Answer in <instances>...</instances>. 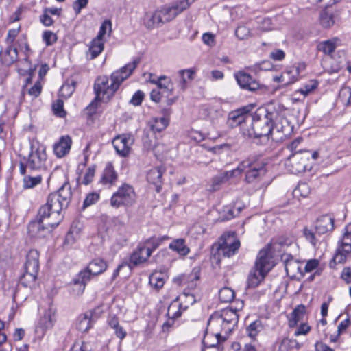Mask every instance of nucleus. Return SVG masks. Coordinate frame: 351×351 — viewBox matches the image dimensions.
<instances>
[{"mask_svg": "<svg viewBox=\"0 0 351 351\" xmlns=\"http://www.w3.org/2000/svg\"><path fill=\"white\" fill-rule=\"evenodd\" d=\"M139 63L140 60L138 58L135 59L132 62L113 72L110 75V84H109V80L107 76L97 77L94 84L96 97L88 106L90 111L96 109L100 101H108L118 90L121 83L130 77Z\"/></svg>", "mask_w": 351, "mask_h": 351, "instance_id": "nucleus-1", "label": "nucleus"}, {"mask_svg": "<svg viewBox=\"0 0 351 351\" xmlns=\"http://www.w3.org/2000/svg\"><path fill=\"white\" fill-rule=\"evenodd\" d=\"M236 176V170L221 172L210 180L208 190L210 191H216L220 189L221 186L230 180L232 178Z\"/></svg>", "mask_w": 351, "mask_h": 351, "instance_id": "nucleus-21", "label": "nucleus"}, {"mask_svg": "<svg viewBox=\"0 0 351 351\" xmlns=\"http://www.w3.org/2000/svg\"><path fill=\"white\" fill-rule=\"evenodd\" d=\"M351 254V222L343 230L341 239L338 241L333 261L335 263H343Z\"/></svg>", "mask_w": 351, "mask_h": 351, "instance_id": "nucleus-7", "label": "nucleus"}, {"mask_svg": "<svg viewBox=\"0 0 351 351\" xmlns=\"http://www.w3.org/2000/svg\"><path fill=\"white\" fill-rule=\"evenodd\" d=\"M72 139L69 135L62 136L59 141L53 145V152L58 158H62L67 155L71 149Z\"/></svg>", "mask_w": 351, "mask_h": 351, "instance_id": "nucleus-22", "label": "nucleus"}, {"mask_svg": "<svg viewBox=\"0 0 351 351\" xmlns=\"http://www.w3.org/2000/svg\"><path fill=\"white\" fill-rule=\"evenodd\" d=\"M163 239L161 238H150L144 242L140 243V244L145 247L146 249L150 250L151 255L152 252L160 245Z\"/></svg>", "mask_w": 351, "mask_h": 351, "instance_id": "nucleus-47", "label": "nucleus"}, {"mask_svg": "<svg viewBox=\"0 0 351 351\" xmlns=\"http://www.w3.org/2000/svg\"><path fill=\"white\" fill-rule=\"evenodd\" d=\"M136 195L132 186L123 184L118 188L110 199L111 205L118 208L121 206H132L136 202Z\"/></svg>", "mask_w": 351, "mask_h": 351, "instance_id": "nucleus-8", "label": "nucleus"}, {"mask_svg": "<svg viewBox=\"0 0 351 351\" xmlns=\"http://www.w3.org/2000/svg\"><path fill=\"white\" fill-rule=\"evenodd\" d=\"M152 83H154L158 86V88L167 90H171L172 89V84L171 80L167 76L162 75L159 77L157 80H151Z\"/></svg>", "mask_w": 351, "mask_h": 351, "instance_id": "nucleus-46", "label": "nucleus"}, {"mask_svg": "<svg viewBox=\"0 0 351 351\" xmlns=\"http://www.w3.org/2000/svg\"><path fill=\"white\" fill-rule=\"evenodd\" d=\"M240 241L237 238L234 232H228L223 234L217 247L219 254L226 257L234 256L240 247Z\"/></svg>", "mask_w": 351, "mask_h": 351, "instance_id": "nucleus-10", "label": "nucleus"}, {"mask_svg": "<svg viewBox=\"0 0 351 351\" xmlns=\"http://www.w3.org/2000/svg\"><path fill=\"white\" fill-rule=\"evenodd\" d=\"M47 156L46 147L38 141L32 140L30 142V152L28 157H24L25 162L21 161L19 170L21 175H25L26 168L31 170H43L46 169Z\"/></svg>", "mask_w": 351, "mask_h": 351, "instance_id": "nucleus-4", "label": "nucleus"}, {"mask_svg": "<svg viewBox=\"0 0 351 351\" xmlns=\"http://www.w3.org/2000/svg\"><path fill=\"white\" fill-rule=\"evenodd\" d=\"M242 210L241 207H234L230 208L227 207L225 210V212L227 213L228 215L224 219H230L232 218H236L239 217V213Z\"/></svg>", "mask_w": 351, "mask_h": 351, "instance_id": "nucleus-58", "label": "nucleus"}, {"mask_svg": "<svg viewBox=\"0 0 351 351\" xmlns=\"http://www.w3.org/2000/svg\"><path fill=\"white\" fill-rule=\"evenodd\" d=\"M42 181V176H37L32 177L30 176H26L23 178V187L25 189H32L39 184Z\"/></svg>", "mask_w": 351, "mask_h": 351, "instance_id": "nucleus-49", "label": "nucleus"}, {"mask_svg": "<svg viewBox=\"0 0 351 351\" xmlns=\"http://www.w3.org/2000/svg\"><path fill=\"white\" fill-rule=\"evenodd\" d=\"M234 298V292L228 287L221 289L219 292V298L221 302H230Z\"/></svg>", "mask_w": 351, "mask_h": 351, "instance_id": "nucleus-48", "label": "nucleus"}, {"mask_svg": "<svg viewBox=\"0 0 351 351\" xmlns=\"http://www.w3.org/2000/svg\"><path fill=\"white\" fill-rule=\"evenodd\" d=\"M273 266L270 249L265 247L261 250L258 254L254 267L267 274Z\"/></svg>", "mask_w": 351, "mask_h": 351, "instance_id": "nucleus-19", "label": "nucleus"}, {"mask_svg": "<svg viewBox=\"0 0 351 351\" xmlns=\"http://www.w3.org/2000/svg\"><path fill=\"white\" fill-rule=\"evenodd\" d=\"M210 337L208 335H206L203 339V343L207 349L215 348L220 341H225L226 339V337H222L221 334L219 332H216L213 342L209 341Z\"/></svg>", "mask_w": 351, "mask_h": 351, "instance_id": "nucleus-45", "label": "nucleus"}, {"mask_svg": "<svg viewBox=\"0 0 351 351\" xmlns=\"http://www.w3.org/2000/svg\"><path fill=\"white\" fill-rule=\"evenodd\" d=\"M18 58L19 53L17 48L12 45H8L3 54L1 61L3 64L10 66L16 62Z\"/></svg>", "mask_w": 351, "mask_h": 351, "instance_id": "nucleus-31", "label": "nucleus"}, {"mask_svg": "<svg viewBox=\"0 0 351 351\" xmlns=\"http://www.w3.org/2000/svg\"><path fill=\"white\" fill-rule=\"evenodd\" d=\"M53 315L51 312H46L40 318L38 328H41L43 331L51 328L53 326Z\"/></svg>", "mask_w": 351, "mask_h": 351, "instance_id": "nucleus-41", "label": "nucleus"}, {"mask_svg": "<svg viewBox=\"0 0 351 351\" xmlns=\"http://www.w3.org/2000/svg\"><path fill=\"white\" fill-rule=\"evenodd\" d=\"M143 98L144 93L141 90H138L132 96V99H130V103L134 106H139L141 104Z\"/></svg>", "mask_w": 351, "mask_h": 351, "instance_id": "nucleus-64", "label": "nucleus"}, {"mask_svg": "<svg viewBox=\"0 0 351 351\" xmlns=\"http://www.w3.org/2000/svg\"><path fill=\"white\" fill-rule=\"evenodd\" d=\"M252 108L250 106H244L229 113L228 123L231 128L242 125L250 116L249 112Z\"/></svg>", "mask_w": 351, "mask_h": 351, "instance_id": "nucleus-17", "label": "nucleus"}, {"mask_svg": "<svg viewBox=\"0 0 351 351\" xmlns=\"http://www.w3.org/2000/svg\"><path fill=\"white\" fill-rule=\"evenodd\" d=\"M165 172L162 167H156L150 169L147 174V181L156 186V191L158 193L161 189L162 176Z\"/></svg>", "mask_w": 351, "mask_h": 351, "instance_id": "nucleus-25", "label": "nucleus"}, {"mask_svg": "<svg viewBox=\"0 0 351 351\" xmlns=\"http://www.w3.org/2000/svg\"><path fill=\"white\" fill-rule=\"evenodd\" d=\"M111 26L112 23L110 21H104L100 27L99 32L96 38H99L102 40L104 36L106 34L107 29H109L110 32L111 31Z\"/></svg>", "mask_w": 351, "mask_h": 351, "instance_id": "nucleus-55", "label": "nucleus"}, {"mask_svg": "<svg viewBox=\"0 0 351 351\" xmlns=\"http://www.w3.org/2000/svg\"><path fill=\"white\" fill-rule=\"evenodd\" d=\"M78 239L79 237L68 232L63 243V247L65 250L71 249Z\"/></svg>", "mask_w": 351, "mask_h": 351, "instance_id": "nucleus-54", "label": "nucleus"}, {"mask_svg": "<svg viewBox=\"0 0 351 351\" xmlns=\"http://www.w3.org/2000/svg\"><path fill=\"white\" fill-rule=\"evenodd\" d=\"M281 259L284 262L285 268L288 276L295 277L301 272L300 262L294 259L291 254H285L282 256Z\"/></svg>", "mask_w": 351, "mask_h": 351, "instance_id": "nucleus-23", "label": "nucleus"}, {"mask_svg": "<svg viewBox=\"0 0 351 351\" xmlns=\"http://www.w3.org/2000/svg\"><path fill=\"white\" fill-rule=\"evenodd\" d=\"M104 50V43L99 38H94L86 53V58L88 60H93L97 58Z\"/></svg>", "mask_w": 351, "mask_h": 351, "instance_id": "nucleus-33", "label": "nucleus"}, {"mask_svg": "<svg viewBox=\"0 0 351 351\" xmlns=\"http://www.w3.org/2000/svg\"><path fill=\"white\" fill-rule=\"evenodd\" d=\"M267 273L261 271L255 267L250 271L247 278V285L249 287H256L264 279Z\"/></svg>", "mask_w": 351, "mask_h": 351, "instance_id": "nucleus-32", "label": "nucleus"}, {"mask_svg": "<svg viewBox=\"0 0 351 351\" xmlns=\"http://www.w3.org/2000/svg\"><path fill=\"white\" fill-rule=\"evenodd\" d=\"M298 74V68H293L292 70L286 72L284 75L274 77V80L276 82H282L285 81V78L287 77L290 80L286 82V84L293 83L297 80L296 75Z\"/></svg>", "mask_w": 351, "mask_h": 351, "instance_id": "nucleus-42", "label": "nucleus"}, {"mask_svg": "<svg viewBox=\"0 0 351 351\" xmlns=\"http://www.w3.org/2000/svg\"><path fill=\"white\" fill-rule=\"evenodd\" d=\"M83 224L80 221H73L69 232L80 238V234L82 230Z\"/></svg>", "mask_w": 351, "mask_h": 351, "instance_id": "nucleus-57", "label": "nucleus"}, {"mask_svg": "<svg viewBox=\"0 0 351 351\" xmlns=\"http://www.w3.org/2000/svg\"><path fill=\"white\" fill-rule=\"evenodd\" d=\"M95 167L94 166L88 168L84 177L83 183L84 184L88 185L92 182L93 177L95 176Z\"/></svg>", "mask_w": 351, "mask_h": 351, "instance_id": "nucleus-63", "label": "nucleus"}, {"mask_svg": "<svg viewBox=\"0 0 351 351\" xmlns=\"http://www.w3.org/2000/svg\"><path fill=\"white\" fill-rule=\"evenodd\" d=\"M319 23L324 28H330L335 24L334 14L328 9H324L319 14Z\"/></svg>", "mask_w": 351, "mask_h": 351, "instance_id": "nucleus-34", "label": "nucleus"}, {"mask_svg": "<svg viewBox=\"0 0 351 351\" xmlns=\"http://www.w3.org/2000/svg\"><path fill=\"white\" fill-rule=\"evenodd\" d=\"M118 178V173L112 162H108L102 172L99 182L103 185L110 188L116 184Z\"/></svg>", "mask_w": 351, "mask_h": 351, "instance_id": "nucleus-20", "label": "nucleus"}, {"mask_svg": "<svg viewBox=\"0 0 351 351\" xmlns=\"http://www.w3.org/2000/svg\"><path fill=\"white\" fill-rule=\"evenodd\" d=\"M311 193V188L306 182L299 183L298 186L293 191L295 196H301L306 197Z\"/></svg>", "mask_w": 351, "mask_h": 351, "instance_id": "nucleus-50", "label": "nucleus"}, {"mask_svg": "<svg viewBox=\"0 0 351 351\" xmlns=\"http://www.w3.org/2000/svg\"><path fill=\"white\" fill-rule=\"evenodd\" d=\"M149 283L156 289L162 288L165 284L164 274L158 271L153 272L149 276Z\"/></svg>", "mask_w": 351, "mask_h": 351, "instance_id": "nucleus-37", "label": "nucleus"}, {"mask_svg": "<svg viewBox=\"0 0 351 351\" xmlns=\"http://www.w3.org/2000/svg\"><path fill=\"white\" fill-rule=\"evenodd\" d=\"M99 199V195L97 193H89L86 199H84V203H83V207L84 208H86V207H88L93 204H95V202H97Z\"/></svg>", "mask_w": 351, "mask_h": 351, "instance_id": "nucleus-56", "label": "nucleus"}, {"mask_svg": "<svg viewBox=\"0 0 351 351\" xmlns=\"http://www.w3.org/2000/svg\"><path fill=\"white\" fill-rule=\"evenodd\" d=\"M275 118H278L276 106L260 107L252 116L251 128L241 126V132L243 136L250 138H268L273 134Z\"/></svg>", "mask_w": 351, "mask_h": 351, "instance_id": "nucleus-2", "label": "nucleus"}, {"mask_svg": "<svg viewBox=\"0 0 351 351\" xmlns=\"http://www.w3.org/2000/svg\"><path fill=\"white\" fill-rule=\"evenodd\" d=\"M195 302L194 294L184 289L181 296L172 301L167 309V314L173 317H180L182 312L186 311L190 305H193Z\"/></svg>", "mask_w": 351, "mask_h": 351, "instance_id": "nucleus-9", "label": "nucleus"}, {"mask_svg": "<svg viewBox=\"0 0 351 351\" xmlns=\"http://www.w3.org/2000/svg\"><path fill=\"white\" fill-rule=\"evenodd\" d=\"M178 73L182 79V83L185 84L186 82V79H189V80L193 79L195 71H193L191 69H183V70H180Z\"/></svg>", "mask_w": 351, "mask_h": 351, "instance_id": "nucleus-59", "label": "nucleus"}, {"mask_svg": "<svg viewBox=\"0 0 351 351\" xmlns=\"http://www.w3.org/2000/svg\"><path fill=\"white\" fill-rule=\"evenodd\" d=\"M295 343H297L295 340L285 338L282 340L279 346V351H288V349L292 348Z\"/></svg>", "mask_w": 351, "mask_h": 351, "instance_id": "nucleus-62", "label": "nucleus"}, {"mask_svg": "<svg viewBox=\"0 0 351 351\" xmlns=\"http://www.w3.org/2000/svg\"><path fill=\"white\" fill-rule=\"evenodd\" d=\"M311 152L308 151L296 152L286 160V166L291 173L298 174L311 169L310 163Z\"/></svg>", "mask_w": 351, "mask_h": 351, "instance_id": "nucleus-6", "label": "nucleus"}, {"mask_svg": "<svg viewBox=\"0 0 351 351\" xmlns=\"http://www.w3.org/2000/svg\"><path fill=\"white\" fill-rule=\"evenodd\" d=\"M21 27H19L16 29H9L7 34L6 42L8 45H12V43L15 40V38L18 36L20 32Z\"/></svg>", "mask_w": 351, "mask_h": 351, "instance_id": "nucleus-61", "label": "nucleus"}, {"mask_svg": "<svg viewBox=\"0 0 351 351\" xmlns=\"http://www.w3.org/2000/svg\"><path fill=\"white\" fill-rule=\"evenodd\" d=\"M334 228V221H315V228L319 234L332 232Z\"/></svg>", "mask_w": 351, "mask_h": 351, "instance_id": "nucleus-36", "label": "nucleus"}, {"mask_svg": "<svg viewBox=\"0 0 351 351\" xmlns=\"http://www.w3.org/2000/svg\"><path fill=\"white\" fill-rule=\"evenodd\" d=\"M93 312L88 311L79 316L77 328L83 332H87L93 325Z\"/></svg>", "mask_w": 351, "mask_h": 351, "instance_id": "nucleus-30", "label": "nucleus"}, {"mask_svg": "<svg viewBox=\"0 0 351 351\" xmlns=\"http://www.w3.org/2000/svg\"><path fill=\"white\" fill-rule=\"evenodd\" d=\"M261 321L256 320L251 323L246 328L247 335L251 338H254L262 330Z\"/></svg>", "mask_w": 351, "mask_h": 351, "instance_id": "nucleus-51", "label": "nucleus"}, {"mask_svg": "<svg viewBox=\"0 0 351 351\" xmlns=\"http://www.w3.org/2000/svg\"><path fill=\"white\" fill-rule=\"evenodd\" d=\"M276 108H278V118H275L274 121L273 133L276 132L278 134L277 138L282 140L293 132V126L282 116L280 104H278Z\"/></svg>", "mask_w": 351, "mask_h": 351, "instance_id": "nucleus-12", "label": "nucleus"}, {"mask_svg": "<svg viewBox=\"0 0 351 351\" xmlns=\"http://www.w3.org/2000/svg\"><path fill=\"white\" fill-rule=\"evenodd\" d=\"M64 104L61 99H58L52 105V109L54 114L59 117H64L66 115V112L64 110Z\"/></svg>", "mask_w": 351, "mask_h": 351, "instance_id": "nucleus-53", "label": "nucleus"}, {"mask_svg": "<svg viewBox=\"0 0 351 351\" xmlns=\"http://www.w3.org/2000/svg\"><path fill=\"white\" fill-rule=\"evenodd\" d=\"M339 99L345 105H351V88L343 87L339 91Z\"/></svg>", "mask_w": 351, "mask_h": 351, "instance_id": "nucleus-52", "label": "nucleus"}, {"mask_svg": "<svg viewBox=\"0 0 351 351\" xmlns=\"http://www.w3.org/2000/svg\"><path fill=\"white\" fill-rule=\"evenodd\" d=\"M165 6H162L154 12H146L143 19V25L147 29H153L162 26L165 23L171 21L165 16Z\"/></svg>", "mask_w": 351, "mask_h": 351, "instance_id": "nucleus-11", "label": "nucleus"}, {"mask_svg": "<svg viewBox=\"0 0 351 351\" xmlns=\"http://www.w3.org/2000/svg\"><path fill=\"white\" fill-rule=\"evenodd\" d=\"M149 257L150 250L146 249L139 243L136 249L130 254L128 265L130 268L140 266L147 263Z\"/></svg>", "mask_w": 351, "mask_h": 351, "instance_id": "nucleus-16", "label": "nucleus"}, {"mask_svg": "<svg viewBox=\"0 0 351 351\" xmlns=\"http://www.w3.org/2000/svg\"><path fill=\"white\" fill-rule=\"evenodd\" d=\"M93 276L98 275L104 272L107 268L106 263L101 258L93 259L87 267Z\"/></svg>", "mask_w": 351, "mask_h": 351, "instance_id": "nucleus-35", "label": "nucleus"}, {"mask_svg": "<svg viewBox=\"0 0 351 351\" xmlns=\"http://www.w3.org/2000/svg\"><path fill=\"white\" fill-rule=\"evenodd\" d=\"M168 125V121L165 117L154 118L150 123V127L154 132H161Z\"/></svg>", "mask_w": 351, "mask_h": 351, "instance_id": "nucleus-43", "label": "nucleus"}, {"mask_svg": "<svg viewBox=\"0 0 351 351\" xmlns=\"http://www.w3.org/2000/svg\"><path fill=\"white\" fill-rule=\"evenodd\" d=\"M38 272H31L28 270H25L24 274L21 278V284L25 287H32L36 281Z\"/></svg>", "mask_w": 351, "mask_h": 351, "instance_id": "nucleus-40", "label": "nucleus"}, {"mask_svg": "<svg viewBox=\"0 0 351 351\" xmlns=\"http://www.w3.org/2000/svg\"><path fill=\"white\" fill-rule=\"evenodd\" d=\"M43 39L46 45L49 46L53 44L56 41L57 37L56 35L52 32L45 31L43 34Z\"/></svg>", "mask_w": 351, "mask_h": 351, "instance_id": "nucleus-60", "label": "nucleus"}, {"mask_svg": "<svg viewBox=\"0 0 351 351\" xmlns=\"http://www.w3.org/2000/svg\"><path fill=\"white\" fill-rule=\"evenodd\" d=\"M71 197V187L69 183H64L56 192L48 196L46 204L38 210L37 219L57 217L68 207Z\"/></svg>", "mask_w": 351, "mask_h": 351, "instance_id": "nucleus-3", "label": "nucleus"}, {"mask_svg": "<svg viewBox=\"0 0 351 351\" xmlns=\"http://www.w3.org/2000/svg\"><path fill=\"white\" fill-rule=\"evenodd\" d=\"M305 313V306L302 304L297 306V307L287 316L289 327L293 328L296 326L298 322L303 320Z\"/></svg>", "mask_w": 351, "mask_h": 351, "instance_id": "nucleus-29", "label": "nucleus"}, {"mask_svg": "<svg viewBox=\"0 0 351 351\" xmlns=\"http://www.w3.org/2000/svg\"><path fill=\"white\" fill-rule=\"evenodd\" d=\"M169 247L173 250L177 252L179 254L185 256L189 252V247L185 245V241L182 239L173 241Z\"/></svg>", "mask_w": 351, "mask_h": 351, "instance_id": "nucleus-39", "label": "nucleus"}, {"mask_svg": "<svg viewBox=\"0 0 351 351\" xmlns=\"http://www.w3.org/2000/svg\"><path fill=\"white\" fill-rule=\"evenodd\" d=\"M234 77L239 86L243 90L254 92L261 88L258 80L245 71H238L234 73Z\"/></svg>", "mask_w": 351, "mask_h": 351, "instance_id": "nucleus-15", "label": "nucleus"}, {"mask_svg": "<svg viewBox=\"0 0 351 351\" xmlns=\"http://www.w3.org/2000/svg\"><path fill=\"white\" fill-rule=\"evenodd\" d=\"M234 170H236V176L244 172L245 173V180L247 183L257 182L263 177L267 172L264 162L250 161V160L241 162Z\"/></svg>", "mask_w": 351, "mask_h": 351, "instance_id": "nucleus-5", "label": "nucleus"}, {"mask_svg": "<svg viewBox=\"0 0 351 351\" xmlns=\"http://www.w3.org/2000/svg\"><path fill=\"white\" fill-rule=\"evenodd\" d=\"M195 0H178L170 5H165V16H167L170 21L174 19L178 14L188 9Z\"/></svg>", "mask_w": 351, "mask_h": 351, "instance_id": "nucleus-18", "label": "nucleus"}, {"mask_svg": "<svg viewBox=\"0 0 351 351\" xmlns=\"http://www.w3.org/2000/svg\"><path fill=\"white\" fill-rule=\"evenodd\" d=\"M238 319L237 311L232 308H225L221 311L220 315L213 316V321H216V322L218 323L227 322L231 326H236Z\"/></svg>", "mask_w": 351, "mask_h": 351, "instance_id": "nucleus-24", "label": "nucleus"}, {"mask_svg": "<svg viewBox=\"0 0 351 351\" xmlns=\"http://www.w3.org/2000/svg\"><path fill=\"white\" fill-rule=\"evenodd\" d=\"M39 256V252L36 250H30L26 256L25 270H28L33 273L38 272Z\"/></svg>", "mask_w": 351, "mask_h": 351, "instance_id": "nucleus-26", "label": "nucleus"}, {"mask_svg": "<svg viewBox=\"0 0 351 351\" xmlns=\"http://www.w3.org/2000/svg\"><path fill=\"white\" fill-rule=\"evenodd\" d=\"M134 143V138L131 134H123L116 136L112 144L117 153L121 156H127L131 150V145Z\"/></svg>", "mask_w": 351, "mask_h": 351, "instance_id": "nucleus-14", "label": "nucleus"}, {"mask_svg": "<svg viewBox=\"0 0 351 351\" xmlns=\"http://www.w3.org/2000/svg\"><path fill=\"white\" fill-rule=\"evenodd\" d=\"M58 225L59 223L51 224L48 221H31L27 226L28 233L32 237H44Z\"/></svg>", "mask_w": 351, "mask_h": 351, "instance_id": "nucleus-13", "label": "nucleus"}, {"mask_svg": "<svg viewBox=\"0 0 351 351\" xmlns=\"http://www.w3.org/2000/svg\"><path fill=\"white\" fill-rule=\"evenodd\" d=\"M199 279L198 272H192L189 274H182L174 278V282L180 286H184L186 284L197 281Z\"/></svg>", "mask_w": 351, "mask_h": 351, "instance_id": "nucleus-38", "label": "nucleus"}, {"mask_svg": "<svg viewBox=\"0 0 351 351\" xmlns=\"http://www.w3.org/2000/svg\"><path fill=\"white\" fill-rule=\"evenodd\" d=\"M93 275L92 272L89 271L88 268L81 271L77 276L73 280L74 286L77 289V293L82 294L84 291L86 283L90 280Z\"/></svg>", "mask_w": 351, "mask_h": 351, "instance_id": "nucleus-27", "label": "nucleus"}, {"mask_svg": "<svg viewBox=\"0 0 351 351\" xmlns=\"http://www.w3.org/2000/svg\"><path fill=\"white\" fill-rule=\"evenodd\" d=\"M341 45V40L337 37L318 43L317 47L326 55H331L337 47Z\"/></svg>", "mask_w": 351, "mask_h": 351, "instance_id": "nucleus-28", "label": "nucleus"}, {"mask_svg": "<svg viewBox=\"0 0 351 351\" xmlns=\"http://www.w3.org/2000/svg\"><path fill=\"white\" fill-rule=\"evenodd\" d=\"M208 326L210 327L221 326V332H223L224 335L226 336L229 335L232 332V331L233 330V329L234 328V326H231L227 322H223L221 323H218L216 322H215V321H213V316H212L210 318L209 322H208Z\"/></svg>", "mask_w": 351, "mask_h": 351, "instance_id": "nucleus-44", "label": "nucleus"}]
</instances>
